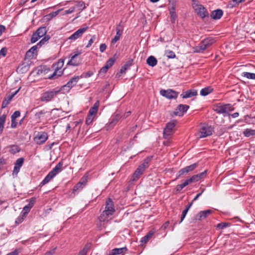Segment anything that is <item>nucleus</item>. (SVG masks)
<instances>
[{
    "instance_id": "nucleus-29",
    "label": "nucleus",
    "mask_w": 255,
    "mask_h": 255,
    "mask_svg": "<svg viewBox=\"0 0 255 255\" xmlns=\"http://www.w3.org/2000/svg\"><path fill=\"white\" fill-rule=\"evenodd\" d=\"M146 63L150 66L154 67L157 63V60L153 56H150L146 59Z\"/></svg>"
},
{
    "instance_id": "nucleus-62",
    "label": "nucleus",
    "mask_w": 255,
    "mask_h": 255,
    "mask_svg": "<svg viewBox=\"0 0 255 255\" xmlns=\"http://www.w3.org/2000/svg\"><path fill=\"white\" fill-rule=\"evenodd\" d=\"M77 5L79 7H81L82 9H84V8H85V4L83 1L78 2Z\"/></svg>"
},
{
    "instance_id": "nucleus-43",
    "label": "nucleus",
    "mask_w": 255,
    "mask_h": 255,
    "mask_svg": "<svg viewBox=\"0 0 255 255\" xmlns=\"http://www.w3.org/2000/svg\"><path fill=\"white\" fill-rule=\"evenodd\" d=\"M245 0H232L230 1L229 5L231 7H233L239 5L240 3Z\"/></svg>"
},
{
    "instance_id": "nucleus-30",
    "label": "nucleus",
    "mask_w": 255,
    "mask_h": 255,
    "mask_svg": "<svg viewBox=\"0 0 255 255\" xmlns=\"http://www.w3.org/2000/svg\"><path fill=\"white\" fill-rule=\"evenodd\" d=\"M54 72L52 74L48 76V78L49 79H55L58 78L59 77L61 76L63 72L61 70H58V69H54Z\"/></svg>"
},
{
    "instance_id": "nucleus-5",
    "label": "nucleus",
    "mask_w": 255,
    "mask_h": 255,
    "mask_svg": "<svg viewBox=\"0 0 255 255\" xmlns=\"http://www.w3.org/2000/svg\"><path fill=\"white\" fill-rule=\"evenodd\" d=\"M234 108L231 104H222L221 103L213 106V110L219 114H228L233 111Z\"/></svg>"
},
{
    "instance_id": "nucleus-48",
    "label": "nucleus",
    "mask_w": 255,
    "mask_h": 255,
    "mask_svg": "<svg viewBox=\"0 0 255 255\" xmlns=\"http://www.w3.org/2000/svg\"><path fill=\"white\" fill-rule=\"evenodd\" d=\"M36 198L32 197L29 200V203L26 206L29 207L31 209L33 207L34 204L36 202Z\"/></svg>"
},
{
    "instance_id": "nucleus-35",
    "label": "nucleus",
    "mask_w": 255,
    "mask_h": 255,
    "mask_svg": "<svg viewBox=\"0 0 255 255\" xmlns=\"http://www.w3.org/2000/svg\"><path fill=\"white\" fill-rule=\"evenodd\" d=\"M6 115H2L0 117V135L3 132L4 129V124L5 122Z\"/></svg>"
},
{
    "instance_id": "nucleus-58",
    "label": "nucleus",
    "mask_w": 255,
    "mask_h": 255,
    "mask_svg": "<svg viewBox=\"0 0 255 255\" xmlns=\"http://www.w3.org/2000/svg\"><path fill=\"white\" fill-rule=\"evenodd\" d=\"M188 211V210H187V209H185L183 211L182 215H181V220H180L179 223H181L183 221V220L185 218Z\"/></svg>"
},
{
    "instance_id": "nucleus-37",
    "label": "nucleus",
    "mask_w": 255,
    "mask_h": 255,
    "mask_svg": "<svg viewBox=\"0 0 255 255\" xmlns=\"http://www.w3.org/2000/svg\"><path fill=\"white\" fill-rule=\"evenodd\" d=\"M20 148L16 145H11L9 146V151L11 154H15L20 151Z\"/></svg>"
},
{
    "instance_id": "nucleus-49",
    "label": "nucleus",
    "mask_w": 255,
    "mask_h": 255,
    "mask_svg": "<svg viewBox=\"0 0 255 255\" xmlns=\"http://www.w3.org/2000/svg\"><path fill=\"white\" fill-rule=\"evenodd\" d=\"M109 69V68L108 67V66L105 65L100 69L99 72V75L103 76L107 72Z\"/></svg>"
},
{
    "instance_id": "nucleus-54",
    "label": "nucleus",
    "mask_w": 255,
    "mask_h": 255,
    "mask_svg": "<svg viewBox=\"0 0 255 255\" xmlns=\"http://www.w3.org/2000/svg\"><path fill=\"white\" fill-rule=\"evenodd\" d=\"M75 8L74 7H71L69 9L66 10L63 12V15L68 14L74 12Z\"/></svg>"
},
{
    "instance_id": "nucleus-31",
    "label": "nucleus",
    "mask_w": 255,
    "mask_h": 255,
    "mask_svg": "<svg viewBox=\"0 0 255 255\" xmlns=\"http://www.w3.org/2000/svg\"><path fill=\"white\" fill-rule=\"evenodd\" d=\"M213 91V89L210 87H207L203 88L200 91V95L202 96H206Z\"/></svg>"
},
{
    "instance_id": "nucleus-47",
    "label": "nucleus",
    "mask_w": 255,
    "mask_h": 255,
    "mask_svg": "<svg viewBox=\"0 0 255 255\" xmlns=\"http://www.w3.org/2000/svg\"><path fill=\"white\" fill-rule=\"evenodd\" d=\"M62 9H58L57 10V11H54V12H52L51 13H50L49 14H48V15H47V16L50 18V19H52L53 18V17H55L56 16H57L60 12V11Z\"/></svg>"
},
{
    "instance_id": "nucleus-61",
    "label": "nucleus",
    "mask_w": 255,
    "mask_h": 255,
    "mask_svg": "<svg viewBox=\"0 0 255 255\" xmlns=\"http://www.w3.org/2000/svg\"><path fill=\"white\" fill-rule=\"evenodd\" d=\"M23 220H24V219L23 218V217H22L20 215H19V216L17 218H16V219L15 220V223L16 224H19L22 223Z\"/></svg>"
},
{
    "instance_id": "nucleus-32",
    "label": "nucleus",
    "mask_w": 255,
    "mask_h": 255,
    "mask_svg": "<svg viewBox=\"0 0 255 255\" xmlns=\"http://www.w3.org/2000/svg\"><path fill=\"white\" fill-rule=\"evenodd\" d=\"M154 232L152 231L149 232L147 235H146L144 237L142 238L141 239L140 242L141 243V244H146L149 240L152 237V236L153 235Z\"/></svg>"
},
{
    "instance_id": "nucleus-60",
    "label": "nucleus",
    "mask_w": 255,
    "mask_h": 255,
    "mask_svg": "<svg viewBox=\"0 0 255 255\" xmlns=\"http://www.w3.org/2000/svg\"><path fill=\"white\" fill-rule=\"evenodd\" d=\"M175 3L173 2L171 5L169 6V11H176L175 10Z\"/></svg>"
},
{
    "instance_id": "nucleus-52",
    "label": "nucleus",
    "mask_w": 255,
    "mask_h": 255,
    "mask_svg": "<svg viewBox=\"0 0 255 255\" xmlns=\"http://www.w3.org/2000/svg\"><path fill=\"white\" fill-rule=\"evenodd\" d=\"M229 225V223L222 222L218 224L217 226V227L219 229H223L227 227Z\"/></svg>"
},
{
    "instance_id": "nucleus-15",
    "label": "nucleus",
    "mask_w": 255,
    "mask_h": 255,
    "mask_svg": "<svg viewBox=\"0 0 255 255\" xmlns=\"http://www.w3.org/2000/svg\"><path fill=\"white\" fill-rule=\"evenodd\" d=\"M133 60L132 59L127 61L124 65L122 67L120 71L118 72L116 75V78L120 77L122 74H125L126 71L132 65Z\"/></svg>"
},
{
    "instance_id": "nucleus-28",
    "label": "nucleus",
    "mask_w": 255,
    "mask_h": 255,
    "mask_svg": "<svg viewBox=\"0 0 255 255\" xmlns=\"http://www.w3.org/2000/svg\"><path fill=\"white\" fill-rule=\"evenodd\" d=\"M99 106V102L96 101L93 106L91 107L89 111V115L94 116L97 112Z\"/></svg>"
},
{
    "instance_id": "nucleus-45",
    "label": "nucleus",
    "mask_w": 255,
    "mask_h": 255,
    "mask_svg": "<svg viewBox=\"0 0 255 255\" xmlns=\"http://www.w3.org/2000/svg\"><path fill=\"white\" fill-rule=\"evenodd\" d=\"M38 35V34H37L36 32L33 33L31 38V42L34 43L40 38Z\"/></svg>"
},
{
    "instance_id": "nucleus-1",
    "label": "nucleus",
    "mask_w": 255,
    "mask_h": 255,
    "mask_svg": "<svg viewBox=\"0 0 255 255\" xmlns=\"http://www.w3.org/2000/svg\"><path fill=\"white\" fill-rule=\"evenodd\" d=\"M152 156H148L145 159L143 162L140 164L137 168L135 170L132 176L130 179V181H136L141 176V175L144 173L145 170L148 168L149 165L148 163L151 159Z\"/></svg>"
},
{
    "instance_id": "nucleus-53",
    "label": "nucleus",
    "mask_w": 255,
    "mask_h": 255,
    "mask_svg": "<svg viewBox=\"0 0 255 255\" xmlns=\"http://www.w3.org/2000/svg\"><path fill=\"white\" fill-rule=\"evenodd\" d=\"M11 127L13 128H16L18 125V123L16 122V119L11 118Z\"/></svg>"
},
{
    "instance_id": "nucleus-11",
    "label": "nucleus",
    "mask_w": 255,
    "mask_h": 255,
    "mask_svg": "<svg viewBox=\"0 0 255 255\" xmlns=\"http://www.w3.org/2000/svg\"><path fill=\"white\" fill-rule=\"evenodd\" d=\"M213 132V128L211 126H203L199 131V137L203 138L211 135Z\"/></svg>"
},
{
    "instance_id": "nucleus-25",
    "label": "nucleus",
    "mask_w": 255,
    "mask_h": 255,
    "mask_svg": "<svg viewBox=\"0 0 255 255\" xmlns=\"http://www.w3.org/2000/svg\"><path fill=\"white\" fill-rule=\"evenodd\" d=\"M38 47H39L37 45L32 46L26 52V56L28 58H32L34 56V54L36 52Z\"/></svg>"
},
{
    "instance_id": "nucleus-9",
    "label": "nucleus",
    "mask_w": 255,
    "mask_h": 255,
    "mask_svg": "<svg viewBox=\"0 0 255 255\" xmlns=\"http://www.w3.org/2000/svg\"><path fill=\"white\" fill-rule=\"evenodd\" d=\"M160 94L168 99H176L179 93L171 89L167 90L161 89L160 91Z\"/></svg>"
},
{
    "instance_id": "nucleus-44",
    "label": "nucleus",
    "mask_w": 255,
    "mask_h": 255,
    "mask_svg": "<svg viewBox=\"0 0 255 255\" xmlns=\"http://www.w3.org/2000/svg\"><path fill=\"white\" fill-rule=\"evenodd\" d=\"M24 159L23 157H20L18 158L16 162H15L14 165L16 166H18L20 168L22 166L24 162Z\"/></svg>"
},
{
    "instance_id": "nucleus-13",
    "label": "nucleus",
    "mask_w": 255,
    "mask_h": 255,
    "mask_svg": "<svg viewBox=\"0 0 255 255\" xmlns=\"http://www.w3.org/2000/svg\"><path fill=\"white\" fill-rule=\"evenodd\" d=\"M48 137V134L45 132H38L34 138V141L38 144H41L47 140Z\"/></svg>"
},
{
    "instance_id": "nucleus-42",
    "label": "nucleus",
    "mask_w": 255,
    "mask_h": 255,
    "mask_svg": "<svg viewBox=\"0 0 255 255\" xmlns=\"http://www.w3.org/2000/svg\"><path fill=\"white\" fill-rule=\"evenodd\" d=\"M50 39V36L48 35L45 36L38 43L37 45L39 47H40L42 45L47 43L48 40Z\"/></svg>"
},
{
    "instance_id": "nucleus-24",
    "label": "nucleus",
    "mask_w": 255,
    "mask_h": 255,
    "mask_svg": "<svg viewBox=\"0 0 255 255\" xmlns=\"http://www.w3.org/2000/svg\"><path fill=\"white\" fill-rule=\"evenodd\" d=\"M212 213V211L210 210H207L205 211H201L199 212L196 215V218L199 220L205 219L207 216L210 215Z\"/></svg>"
},
{
    "instance_id": "nucleus-50",
    "label": "nucleus",
    "mask_w": 255,
    "mask_h": 255,
    "mask_svg": "<svg viewBox=\"0 0 255 255\" xmlns=\"http://www.w3.org/2000/svg\"><path fill=\"white\" fill-rule=\"evenodd\" d=\"M94 116L88 114L87 118L86 120V124L87 125H90L93 121Z\"/></svg>"
},
{
    "instance_id": "nucleus-19",
    "label": "nucleus",
    "mask_w": 255,
    "mask_h": 255,
    "mask_svg": "<svg viewBox=\"0 0 255 255\" xmlns=\"http://www.w3.org/2000/svg\"><path fill=\"white\" fill-rule=\"evenodd\" d=\"M123 34V29L122 25L119 24L116 28V35L112 40L113 44L116 43L120 39Z\"/></svg>"
},
{
    "instance_id": "nucleus-63",
    "label": "nucleus",
    "mask_w": 255,
    "mask_h": 255,
    "mask_svg": "<svg viewBox=\"0 0 255 255\" xmlns=\"http://www.w3.org/2000/svg\"><path fill=\"white\" fill-rule=\"evenodd\" d=\"M88 250L86 248H84L81 250L78 255H86L87 253Z\"/></svg>"
},
{
    "instance_id": "nucleus-51",
    "label": "nucleus",
    "mask_w": 255,
    "mask_h": 255,
    "mask_svg": "<svg viewBox=\"0 0 255 255\" xmlns=\"http://www.w3.org/2000/svg\"><path fill=\"white\" fill-rule=\"evenodd\" d=\"M45 113L46 112H45L44 110H42L40 112L36 113L35 115V116L36 118H37L39 120L41 117L44 116Z\"/></svg>"
},
{
    "instance_id": "nucleus-2",
    "label": "nucleus",
    "mask_w": 255,
    "mask_h": 255,
    "mask_svg": "<svg viewBox=\"0 0 255 255\" xmlns=\"http://www.w3.org/2000/svg\"><path fill=\"white\" fill-rule=\"evenodd\" d=\"M63 166L62 161L59 162L55 167L46 175L40 183L39 186H42L50 182L61 170Z\"/></svg>"
},
{
    "instance_id": "nucleus-40",
    "label": "nucleus",
    "mask_w": 255,
    "mask_h": 255,
    "mask_svg": "<svg viewBox=\"0 0 255 255\" xmlns=\"http://www.w3.org/2000/svg\"><path fill=\"white\" fill-rule=\"evenodd\" d=\"M165 55L169 59H173L176 57L174 52L170 50H165Z\"/></svg>"
},
{
    "instance_id": "nucleus-26",
    "label": "nucleus",
    "mask_w": 255,
    "mask_h": 255,
    "mask_svg": "<svg viewBox=\"0 0 255 255\" xmlns=\"http://www.w3.org/2000/svg\"><path fill=\"white\" fill-rule=\"evenodd\" d=\"M122 117L119 114H116L114 116H113L111 119V122H110L109 126L111 127H113L116 125V124L118 123V122L121 119Z\"/></svg>"
},
{
    "instance_id": "nucleus-59",
    "label": "nucleus",
    "mask_w": 255,
    "mask_h": 255,
    "mask_svg": "<svg viewBox=\"0 0 255 255\" xmlns=\"http://www.w3.org/2000/svg\"><path fill=\"white\" fill-rule=\"evenodd\" d=\"M107 48V45L105 43L101 44L100 46V51L101 52H104Z\"/></svg>"
},
{
    "instance_id": "nucleus-22",
    "label": "nucleus",
    "mask_w": 255,
    "mask_h": 255,
    "mask_svg": "<svg viewBox=\"0 0 255 255\" xmlns=\"http://www.w3.org/2000/svg\"><path fill=\"white\" fill-rule=\"evenodd\" d=\"M223 14V11L222 9H217L213 10L211 13V17L215 20L219 19L221 18Z\"/></svg>"
},
{
    "instance_id": "nucleus-10",
    "label": "nucleus",
    "mask_w": 255,
    "mask_h": 255,
    "mask_svg": "<svg viewBox=\"0 0 255 255\" xmlns=\"http://www.w3.org/2000/svg\"><path fill=\"white\" fill-rule=\"evenodd\" d=\"M198 166V163H194L189 166H186L185 167L180 169L177 173V177L178 178L187 174L189 172H191L194 171Z\"/></svg>"
},
{
    "instance_id": "nucleus-34",
    "label": "nucleus",
    "mask_w": 255,
    "mask_h": 255,
    "mask_svg": "<svg viewBox=\"0 0 255 255\" xmlns=\"http://www.w3.org/2000/svg\"><path fill=\"white\" fill-rule=\"evenodd\" d=\"M13 98V96H8V97L4 98L2 101L1 105V108L4 109L6 108L7 105L10 103L11 100Z\"/></svg>"
},
{
    "instance_id": "nucleus-38",
    "label": "nucleus",
    "mask_w": 255,
    "mask_h": 255,
    "mask_svg": "<svg viewBox=\"0 0 255 255\" xmlns=\"http://www.w3.org/2000/svg\"><path fill=\"white\" fill-rule=\"evenodd\" d=\"M46 27H40L36 31V33L38 34V36L41 38L44 36L46 33Z\"/></svg>"
},
{
    "instance_id": "nucleus-4",
    "label": "nucleus",
    "mask_w": 255,
    "mask_h": 255,
    "mask_svg": "<svg viewBox=\"0 0 255 255\" xmlns=\"http://www.w3.org/2000/svg\"><path fill=\"white\" fill-rule=\"evenodd\" d=\"M60 89L56 90V89L48 90L43 92L40 98L41 102H49L54 99V98L60 93Z\"/></svg>"
},
{
    "instance_id": "nucleus-46",
    "label": "nucleus",
    "mask_w": 255,
    "mask_h": 255,
    "mask_svg": "<svg viewBox=\"0 0 255 255\" xmlns=\"http://www.w3.org/2000/svg\"><path fill=\"white\" fill-rule=\"evenodd\" d=\"M115 61H116L115 58H114L113 57L111 58L107 61L105 65L108 66V67H109L110 68L111 67H112L114 65Z\"/></svg>"
},
{
    "instance_id": "nucleus-21",
    "label": "nucleus",
    "mask_w": 255,
    "mask_h": 255,
    "mask_svg": "<svg viewBox=\"0 0 255 255\" xmlns=\"http://www.w3.org/2000/svg\"><path fill=\"white\" fill-rule=\"evenodd\" d=\"M128 251V249L126 247L121 248H115L111 250L109 255H118L123 253H125Z\"/></svg>"
},
{
    "instance_id": "nucleus-18",
    "label": "nucleus",
    "mask_w": 255,
    "mask_h": 255,
    "mask_svg": "<svg viewBox=\"0 0 255 255\" xmlns=\"http://www.w3.org/2000/svg\"><path fill=\"white\" fill-rule=\"evenodd\" d=\"M196 183L192 176L189 178L185 180L182 183L177 185L176 186L177 191L181 190L185 186Z\"/></svg>"
},
{
    "instance_id": "nucleus-16",
    "label": "nucleus",
    "mask_w": 255,
    "mask_h": 255,
    "mask_svg": "<svg viewBox=\"0 0 255 255\" xmlns=\"http://www.w3.org/2000/svg\"><path fill=\"white\" fill-rule=\"evenodd\" d=\"M88 27L81 28L75 31L73 34H72L69 37V39L72 40H75L76 39L80 38L83 35V34L87 30Z\"/></svg>"
},
{
    "instance_id": "nucleus-56",
    "label": "nucleus",
    "mask_w": 255,
    "mask_h": 255,
    "mask_svg": "<svg viewBox=\"0 0 255 255\" xmlns=\"http://www.w3.org/2000/svg\"><path fill=\"white\" fill-rule=\"evenodd\" d=\"M7 53V48L6 47L2 48L0 50V56L4 57L6 56Z\"/></svg>"
},
{
    "instance_id": "nucleus-55",
    "label": "nucleus",
    "mask_w": 255,
    "mask_h": 255,
    "mask_svg": "<svg viewBox=\"0 0 255 255\" xmlns=\"http://www.w3.org/2000/svg\"><path fill=\"white\" fill-rule=\"evenodd\" d=\"M20 116V112L19 111H15L11 116V118L16 119L19 117Z\"/></svg>"
},
{
    "instance_id": "nucleus-20",
    "label": "nucleus",
    "mask_w": 255,
    "mask_h": 255,
    "mask_svg": "<svg viewBox=\"0 0 255 255\" xmlns=\"http://www.w3.org/2000/svg\"><path fill=\"white\" fill-rule=\"evenodd\" d=\"M197 95V92L196 90L194 89H190L186 91L185 92H183L182 94L180 95V96L183 99H186L191 98L194 96H196Z\"/></svg>"
},
{
    "instance_id": "nucleus-8",
    "label": "nucleus",
    "mask_w": 255,
    "mask_h": 255,
    "mask_svg": "<svg viewBox=\"0 0 255 255\" xmlns=\"http://www.w3.org/2000/svg\"><path fill=\"white\" fill-rule=\"evenodd\" d=\"M80 78H82V76H75L71 78L65 85L60 88L61 91L69 92L70 90L76 85Z\"/></svg>"
},
{
    "instance_id": "nucleus-6",
    "label": "nucleus",
    "mask_w": 255,
    "mask_h": 255,
    "mask_svg": "<svg viewBox=\"0 0 255 255\" xmlns=\"http://www.w3.org/2000/svg\"><path fill=\"white\" fill-rule=\"evenodd\" d=\"M215 41V40L210 37L204 39L196 47V51L198 53H202L204 51L211 46Z\"/></svg>"
},
{
    "instance_id": "nucleus-57",
    "label": "nucleus",
    "mask_w": 255,
    "mask_h": 255,
    "mask_svg": "<svg viewBox=\"0 0 255 255\" xmlns=\"http://www.w3.org/2000/svg\"><path fill=\"white\" fill-rule=\"evenodd\" d=\"M96 37L95 35H93L92 38L89 40L88 43L86 46V47H89L91 46L92 43L94 42V40L96 39Z\"/></svg>"
},
{
    "instance_id": "nucleus-17",
    "label": "nucleus",
    "mask_w": 255,
    "mask_h": 255,
    "mask_svg": "<svg viewBox=\"0 0 255 255\" xmlns=\"http://www.w3.org/2000/svg\"><path fill=\"white\" fill-rule=\"evenodd\" d=\"M115 212L113 210L105 209L99 217L100 222H105L108 220L109 217L114 214Z\"/></svg>"
},
{
    "instance_id": "nucleus-41",
    "label": "nucleus",
    "mask_w": 255,
    "mask_h": 255,
    "mask_svg": "<svg viewBox=\"0 0 255 255\" xmlns=\"http://www.w3.org/2000/svg\"><path fill=\"white\" fill-rule=\"evenodd\" d=\"M86 183L84 182H78L74 187L73 191H75L76 190H80L83 189V188L85 186Z\"/></svg>"
},
{
    "instance_id": "nucleus-23",
    "label": "nucleus",
    "mask_w": 255,
    "mask_h": 255,
    "mask_svg": "<svg viewBox=\"0 0 255 255\" xmlns=\"http://www.w3.org/2000/svg\"><path fill=\"white\" fill-rule=\"evenodd\" d=\"M208 170H205L203 172L192 176L196 182L205 178L207 175Z\"/></svg>"
},
{
    "instance_id": "nucleus-14",
    "label": "nucleus",
    "mask_w": 255,
    "mask_h": 255,
    "mask_svg": "<svg viewBox=\"0 0 255 255\" xmlns=\"http://www.w3.org/2000/svg\"><path fill=\"white\" fill-rule=\"evenodd\" d=\"M81 52H78L74 54L71 57V59L68 61L67 64L73 66H77L81 63V59L79 56Z\"/></svg>"
},
{
    "instance_id": "nucleus-3",
    "label": "nucleus",
    "mask_w": 255,
    "mask_h": 255,
    "mask_svg": "<svg viewBox=\"0 0 255 255\" xmlns=\"http://www.w3.org/2000/svg\"><path fill=\"white\" fill-rule=\"evenodd\" d=\"M192 5L197 14L202 19L209 16V13L206 8L200 4L197 0H193Z\"/></svg>"
},
{
    "instance_id": "nucleus-36",
    "label": "nucleus",
    "mask_w": 255,
    "mask_h": 255,
    "mask_svg": "<svg viewBox=\"0 0 255 255\" xmlns=\"http://www.w3.org/2000/svg\"><path fill=\"white\" fill-rule=\"evenodd\" d=\"M63 60L60 59L57 63L53 64L52 67L53 69H58V70H60L61 68L63 67Z\"/></svg>"
},
{
    "instance_id": "nucleus-12",
    "label": "nucleus",
    "mask_w": 255,
    "mask_h": 255,
    "mask_svg": "<svg viewBox=\"0 0 255 255\" xmlns=\"http://www.w3.org/2000/svg\"><path fill=\"white\" fill-rule=\"evenodd\" d=\"M189 108V106L188 105L180 104L175 109V111L173 112V115L174 116H183Z\"/></svg>"
},
{
    "instance_id": "nucleus-33",
    "label": "nucleus",
    "mask_w": 255,
    "mask_h": 255,
    "mask_svg": "<svg viewBox=\"0 0 255 255\" xmlns=\"http://www.w3.org/2000/svg\"><path fill=\"white\" fill-rule=\"evenodd\" d=\"M243 133L246 137H250L251 136H254L255 135V129L247 128L243 131Z\"/></svg>"
},
{
    "instance_id": "nucleus-7",
    "label": "nucleus",
    "mask_w": 255,
    "mask_h": 255,
    "mask_svg": "<svg viewBox=\"0 0 255 255\" xmlns=\"http://www.w3.org/2000/svg\"><path fill=\"white\" fill-rule=\"evenodd\" d=\"M176 123V120H171L166 124L163 130V137L164 138H168L174 133L175 131L174 128Z\"/></svg>"
},
{
    "instance_id": "nucleus-64",
    "label": "nucleus",
    "mask_w": 255,
    "mask_h": 255,
    "mask_svg": "<svg viewBox=\"0 0 255 255\" xmlns=\"http://www.w3.org/2000/svg\"><path fill=\"white\" fill-rule=\"evenodd\" d=\"M55 252V249H53V250L48 251L46 252L44 255H53Z\"/></svg>"
},
{
    "instance_id": "nucleus-39",
    "label": "nucleus",
    "mask_w": 255,
    "mask_h": 255,
    "mask_svg": "<svg viewBox=\"0 0 255 255\" xmlns=\"http://www.w3.org/2000/svg\"><path fill=\"white\" fill-rule=\"evenodd\" d=\"M242 77H246L249 79L255 80V73L244 72L241 74Z\"/></svg>"
},
{
    "instance_id": "nucleus-27",
    "label": "nucleus",
    "mask_w": 255,
    "mask_h": 255,
    "mask_svg": "<svg viewBox=\"0 0 255 255\" xmlns=\"http://www.w3.org/2000/svg\"><path fill=\"white\" fill-rule=\"evenodd\" d=\"M105 209L108 210H113L115 212V209L114 203L112 199L111 198H108L105 204Z\"/></svg>"
}]
</instances>
